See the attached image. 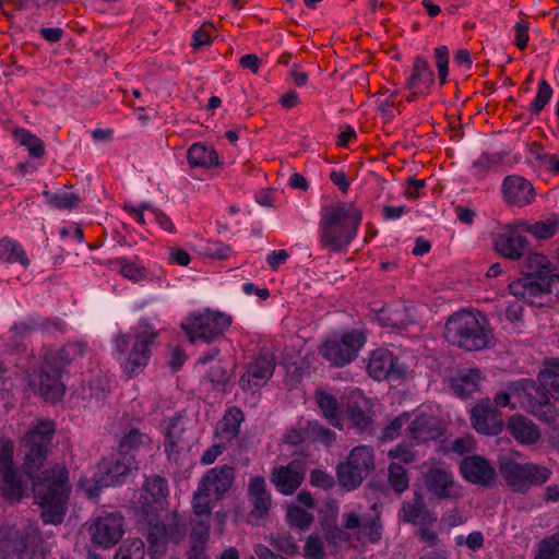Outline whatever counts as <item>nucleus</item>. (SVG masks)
Here are the masks:
<instances>
[{
  "label": "nucleus",
  "instance_id": "nucleus-1",
  "mask_svg": "<svg viewBox=\"0 0 559 559\" xmlns=\"http://www.w3.org/2000/svg\"><path fill=\"white\" fill-rule=\"evenodd\" d=\"M55 435L52 421H41L24 437V473L32 479L35 502L41 508L44 523L63 521L70 491L67 469L47 460Z\"/></svg>",
  "mask_w": 559,
  "mask_h": 559
},
{
  "label": "nucleus",
  "instance_id": "nucleus-2",
  "mask_svg": "<svg viewBox=\"0 0 559 559\" xmlns=\"http://www.w3.org/2000/svg\"><path fill=\"white\" fill-rule=\"evenodd\" d=\"M362 212L354 204L336 202L320 211L319 245L332 252H344L356 238Z\"/></svg>",
  "mask_w": 559,
  "mask_h": 559
},
{
  "label": "nucleus",
  "instance_id": "nucleus-3",
  "mask_svg": "<svg viewBox=\"0 0 559 559\" xmlns=\"http://www.w3.org/2000/svg\"><path fill=\"white\" fill-rule=\"evenodd\" d=\"M443 334L449 344L466 352L488 349L495 344L490 322L480 311L454 312L447 319Z\"/></svg>",
  "mask_w": 559,
  "mask_h": 559
},
{
  "label": "nucleus",
  "instance_id": "nucleus-4",
  "mask_svg": "<svg viewBox=\"0 0 559 559\" xmlns=\"http://www.w3.org/2000/svg\"><path fill=\"white\" fill-rule=\"evenodd\" d=\"M85 344L68 343L57 350H47L39 367L38 392L46 402L56 403L62 399L66 386L61 381L64 369L75 359L83 357Z\"/></svg>",
  "mask_w": 559,
  "mask_h": 559
},
{
  "label": "nucleus",
  "instance_id": "nucleus-5",
  "mask_svg": "<svg viewBox=\"0 0 559 559\" xmlns=\"http://www.w3.org/2000/svg\"><path fill=\"white\" fill-rule=\"evenodd\" d=\"M157 334L151 324L141 323L133 334L120 333L115 337L116 356L122 360L121 368L127 378L138 376L147 366Z\"/></svg>",
  "mask_w": 559,
  "mask_h": 559
},
{
  "label": "nucleus",
  "instance_id": "nucleus-6",
  "mask_svg": "<svg viewBox=\"0 0 559 559\" xmlns=\"http://www.w3.org/2000/svg\"><path fill=\"white\" fill-rule=\"evenodd\" d=\"M498 468L506 484L514 491L524 493L539 487L551 476V471L535 463H520L511 456L500 455Z\"/></svg>",
  "mask_w": 559,
  "mask_h": 559
},
{
  "label": "nucleus",
  "instance_id": "nucleus-7",
  "mask_svg": "<svg viewBox=\"0 0 559 559\" xmlns=\"http://www.w3.org/2000/svg\"><path fill=\"white\" fill-rule=\"evenodd\" d=\"M138 469L134 453H121L117 451L103 459L97 465L93 485L86 491L90 498H97L100 489L110 486H119L127 481L132 471Z\"/></svg>",
  "mask_w": 559,
  "mask_h": 559
},
{
  "label": "nucleus",
  "instance_id": "nucleus-8",
  "mask_svg": "<svg viewBox=\"0 0 559 559\" xmlns=\"http://www.w3.org/2000/svg\"><path fill=\"white\" fill-rule=\"evenodd\" d=\"M516 406L520 405L538 419L545 423H554L557 419L556 406L547 400V395L538 390L532 379H519L507 384Z\"/></svg>",
  "mask_w": 559,
  "mask_h": 559
},
{
  "label": "nucleus",
  "instance_id": "nucleus-9",
  "mask_svg": "<svg viewBox=\"0 0 559 559\" xmlns=\"http://www.w3.org/2000/svg\"><path fill=\"white\" fill-rule=\"evenodd\" d=\"M10 554H16L20 559H38L43 555L40 532L32 526L0 528V559H8Z\"/></svg>",
  "mask_w": 559,
  "mask_h": 559
},
{
  "label": "nucleus",
  "instance_id": "nucleus-10",
  "mask_svg": "<svg viewBox=\"0 0 559 559\" xmlns=\"http://www.w3.org/2000/svg\"><path fill=\"white\" fill-rule=\"evenodd\" d=\"M342 525L355 536L357 542L378 544L383 535V522L381 508L373 502L368 511L350 510L342 514Z\"/></svg>",
  "mask_w": 559,
  "mask_h": 559
},
{
  "label": "nucleus",
  "instance_id": "nucleus-11",
  "mask_svg": "<svg viewBox=\"0 0 559 559\" xmlns=\"http://www.w3.org/2000/svg\"><path fill=\"white\" fill-rule=\"evenodd\" d=\"M230 324V316L223 312L206 311L191 314L186 322L181 323V328L191 343L197 340L211 343L222 337Z\"/></svg>",
  "mask_w": 559,
  "mask_h": 559
},
{
  "label": "nucleus",
  "instance_id": "nucleus-12",
  "mask_svg": "<svg viewBox=\"0 0 559 559\" xmlns=\"http://www.w3.org/2000/svg\"><path fill=\"white\" fill-rule=\"evenodd\" d=\"M366 343V335L359 330L342 334L340 338H329L319 348V354L333 367H344L355 360Z\"/></svg>",
  "mask_w": 559,
  "mask_h": 559
},
{
  "label": "nucleus",
  "instance_id": "nucleus-13",
  "mask_svg": "<svg viewBox=\"0 0 559 559\" xmlns=\"http://www.w3.org/2000/svg\"><path fill=\"white\" fill-rule=\"evenodd\" d=\"M343 420L358 433L371 436L374 432V411L369 399L361 390L354 389L342 397Z\"/></svg>",
  "mask_w": 559,
  "mask_h": 559
},
{
  "label": "nucleus",
  "instance_id": "nucleus-14",
  "mask_svg": "<svg viewBox=\"0 0 559 559\" xmlns=\"http://www.w3.org/2000/svg\"><path fill=\"white\" fill-rule=\"evenodd\" d=\"M187 526L177 513L167 516L165 522L150 519L147 527V552L152 558H159L166 552L168 542L179 543L186 535Z\"/></svg>",
  "mask_w": 559,
  "mask_h": 559
},
{
  "label": "nucleus",
  "instance_id": "nucleus-15",
  "mask_svg": "<svg viewBox=\"0 0 559 559\" xmlns=\"http://www.w3.org/2000/svg\"><path fill=\"white\" fill-rule=\"evenodd\" d=\"M87 532L92 545L110 549L124 534V518L120 512L103 513L90 523Z\"/></svg>",
  "mask_w": 559,
  "mask_h": 559
},
{
  "label": "nucleus",
  "instance_id": "nucleus-16",
  "mask_svg": "<svg viewBox=\"0 0 559 559\" xmlns=\"http://www.w3.org/2000/svg\"><path fill=\"white\" fill-rule=\"evenodd\" d=\"M0 475L2 478L0 495L4 500L16 503L28 496L27 486L22 481L14 467L13 445L9 441L0 448Z\"/></svg>",
  "mask_w": 559,
  "mask_h": 559
},
{
  "label": "nucleus",
  "instance_id": "nucleus-17",
  "mask_svg": "<svg viewBox=\"0 0 559 559\" xmlns=\"http://www.w3.org/2000/svg\"><path fill=\"white\" fill-rule=\"evenodd\" d=\"M426 490L438 500H454L462 496L461 486L453 473L442 466H433L423 474Z\"/></svg>",
  "mask_w": 559,
  "mask_h": 559
},
{
  "label": "nucleus",
  "instance_id": "nucleus-18",
  "mask_svg": "<svg viewBox=\"0 0 559 559\" xmlns=\"http://www.w3.org/2000/svg\"><path fill=\"white\" fill-rule=\"evenodd\" d=\"M462 477L473 485L491 489L497 484V472L486 457L474 454L465 456L460 463Z\"/></svg>",
  "mask_w": 559,
  "mask_h": 559
},
{
  "label": "nucleus",
  "instance_id": "nucleus-19",
  "mask_svg": "<svg viewBox=\"0 0 559 559\" xmlns=\"http://www.w3.org/2000/svg\"><path fill=\"white\" fill-rule=\"evenodd\" d=\"M471 423L477 432L487 436H496L503 428L501 413L491 405L489 399H481L473 406Z\"/></svg>",
  "mask_w": 559,
  "mask_h": 559
},
{
  "label": "nucleus",
  "instance_id": "nucleus-20",
  "mask_svg": "<svg viewBox=\"0 0 559 559\" xmlns=\"http://www.w3.org/2000/svg\"><path fill=\"white\" fill-rule=\"evenodd\" d=\"M243 374L239 379V386L247 392H257L273 376L275 361L272 357L258 356L245 368Z\"/></svg>",
  "mask_w": 559,
  "mask_h": 559
},
{
  "label": "nucleus",
  "instance_id": "nucleus-21",
  "mask_svg": "<svg viewBox=\"0 0 559 559\" xmlns=\"http://www.w3.org/2000/svg\"><path fill=\"white\" fill-rule=\"evenodd\" d=\"M510 294L526 300L530 305L542 307L544 304L538 298L551 294L549 277L535 278L523 276L508 286Z\"/></svg>",
  "mask_w": 559,
  "mask_h": 559
},
{
  "label": "nucleus",
  "instance_id": "nucleus-22",
  "mask_svg": "<svg viewBox=\"0 0 559 559\" xmlns=\"http://www.w3.org/2000/svg\"><path fill=\"white\" fill-rule=\"evenodd\" d=\"M368 373L377 381L383 379H396L404 374L405 369L399 364L397 358L384 348L372 352L367 366Z\"/></svg>",
  "mask_w": 559,
  "mask_h": 559
},
{
  "label": "nucleus",
  "instance_id": "nucleus-23",
  "mask_svg": "<svg viewBox=\"0 0 559 559\" xmlns=\"http://www.w3.org/2000/svg\"><path fill=\"white\" fill-rule=\"evenodd\" d=\"M235 468L224 464L209 469L201 478L198 487L207 493H214L219 500L233 486Z\"/></svg>",
  "mask_w": 559,
  "mask_h": 559
},
{
  "label": "nucleus",
  "instance_id": "nucleus-24",
  "mask_svg": "<svg viewBox=\"0 0 559 559\" xmlns=\"http://www.w3.org/2000/svg\"><path fill=\"white\" fill-rule=\"evenodd\" d=\"M399 518L413 525H432L437 521L435 512L427 507L424 495L416 490L408 501H403Z\"/></svg>",
  "mask_w": 559,
  "mask_h": 559
},
{
  "label": "nucleus",
  "instance_id": "nucleus-25",
  "mask_svg": "<svg viewBox=\"0 0 559 559\" xmlns=\"http://www.w3.org/2000/svg\"><path fill=\"white\" fill-rule=\"evenodd\" d=\"M495 249L508 260H520L531 251L530 240L518 230L510 228L495 238Z\"/></svg>",
  "mask_w": 559,
  "mask_h": 559
},
{
  "label": "nucleus",
  "instance_id": "nucleus-26",
  "mask_svg": "<svg viewBox=\"0 0 559 559\" xmlns=\"http://www.w3.org/2000/svg\"><path fill=\"white\" fill-rule=\"evenodd\" d=\"M501 189L506 202L511 205L525 206L531 204L535 198L533 185L518 175L507 176Z\"/></svg>",
  "mask_w": 559,
  "mask_h": 559
},
{
  "label": "nucleus",
  "instance_id": "nucleus-27",
  "mask_svg": "<svg viewBox=\"0 0 559 559\" xmlns=\"http://www.w3.org/2000/svg\"><path fill=\"white\" fill-rule=\"evenodd\" d=\"M167 423L164 440V449L168 457L189 449V440L186 438L185 416L176 413L165 420Z\"/></svg>",
  "mask_w": 559,
  "mask_h": 559
},
{
  "label": "nucleus",
  "instance_id": "nucleus-28",
  "mask_svg": "<svg viewBox=\"0 0 559 559\" xmlns=\"http://www.w3.org/2000/svg\"><path fill=\"white\" fill-rule=\"evenodd\" d=\"M305 473L297 461H292L286 466L274 467L271 481L283 495L294 493L301 485Z\"/></svg>",
  "mask_w": 559,
  "mask_h": 559
},
{
  "label": "nucleus",
  "instance_id": "nucleus-29",
  "mask_svg": "<svg viewBox=\"0 0 559 559\" xmlns=\"http://www.w3.org/2000/svg\"><path fill=\"white\" fill-rule=\"evenodd\" d=\"M407 433L414 443L420 444L438 439L442 428L436 417L421 414L411 421Z\"/></svg>",
  "mask_w": 559,
  "mask_h": 559
},
{
  "label": "nucleus",
  "instance_id": "nucleus-30",
  "mask_svg": "<svg viewBox=\"0 0 559 559\" xmlns=\"http://www.w3.org/2000/svg\"><path fill=\"white\" fill-rule=\"evenodd\" d=\"M11 331L20 337L37 331L45 334H62L64 332V323L58 319L50 320L43 317H33L14 324Z\"/></svg>",
  "mask_w": 559,
  "mask_h": 559
},
{
  "label": "nucleus",
  "instance_id": "nucleus-31",
  "mask_svg": "<svg viewBox=\"0 0 559 559\" xmlns=\"http://www.w3.org/2000/svg\"><path fill=\"white\" fill-rule=\"evenodd\" d=\"M507 430L521 444H534L540 438L537 426L527 417L512 415L507 423Z\"/></svg>",
  "mask_w": 559,
  "mask_h": 559
},
{
  "label": "nucleus",
  "instance_id": "nucleus-32",
  "mask_svg": "<svg viewBox=\"0 0 559 559\" xmlns=\"http://www.w3.org/2000/svg\"><path fill=\"white\" fill-rule=\"evenodd\" d=\"M248 495L252 504L251 514L263 518L271 508V493L266 489L264 477L254 476L250 478L248 484Z\"/></svg>",
  "mask_w": 559,
  "mask_h": 559
},
{
  "label": "nucleus",
  "instance_id": "nucleus-33",
  "mask_svg": "<svg viewBox=\"0 0 559 559\" xmlns=\"http://www.w3.org/2000/svg\"><path fill=\"white\" fill-rule=\"evenodd\" d=\"M316 402L320 408L322 416L330 425L335 428H343V405L342 400L338 401L335 395L317 390L314 393Z\"/></svg>",
  "mask_w": 559,
  "mask_h": 559
},
{
  "label": "nucleus",
  "instance_id": "nucleus-34",
  "mask_svg": "<svg viewBox=\"0 0 559 559\" xmlns=\"http://www.w3.org/2000/svg\"><path fill=\"white\" fill-rule=\"evenodd\" d=\"M538 390L549 397L559 401V359H551L546 362V367L542 369L537 377Z\"/></svg>",
  "mask_w": 559,
  "mask_h": 559
},
{
  "label": "nucleus",
  "instance_id": "nucleus-35",
  "mask_svg": "<svg viewBox=\"0 0 559 559\" xmlns=\"http://www.w3.org/2000/svg\"><path fill=\"white\" fill-rule=\"evenodd\" d=\"M481 373L478 369H469L450 379V388L453 393L462 399L468 397L479 390Z\"/></svg>",
  "mask_w": 559,
  "mask_h": 559
},
{
  "label": "nucleus",
  "instance_id": "nucleus-36",
  "mask_svg": "<svg viewBox=\"0 0 559 559\" xmlns=\"http://www.w3.org/2000/svg\"><path fill=\"white\" fill-rule=\"evenodd\" d=\"M190 167L211 168L219 165L218 155L214 150L207 148L202 143L192 144L187 152Z\"/></svg>",
  "mask_w": 559,
  "mask_h": 559
},
{
  "label": "nucleus",
  "instance_id": "nucleus-37",
  "mask_svg": "<svg viewBox=\"0 0 559 559\" xmlns=\"http://www.w3.org/2000/svg\"><path fill=\"white\" fill-rule=\"evenodd\" d=\"M433 82L435 74L428 61L424 57L417 56L413 63L412 75L406 80V88L413 90L420 84L429 87L433 84Z\"/></svg>",
  "mask_w": 559,
  "mask_h": 559
},
{
  "label": "nucleus",
  "instance_id": "nucleus-38",
  "mask_svg": "<svg viewBox=\"0 0 559 559\" xmlns=\"http://www.w3.org/2000/svg\"><path fill=\"white\" fill-rule=\"evenodd\" d=\"M347 462L364 477H367L376 467L373 450L368 445L354 448L347 457Z\"/></svg>",
  "mask_w": 559,
  "mask_h": 559
},
{
  "label": "nucleus",
  "instance_id": "nucleus-39",
  "mask_svg": "<svg viewBox=\"0 0 559 559\" xmlns=\"http://www.w3.org/2000/svg\"><path fill=\"white\" fill-rule=\"evenodd\" d=\"M526 260L522 265L523 276H532L535 278L550 277L551 263L544 254L532 252L526 253Z\"/></svg>",
  "mask_w": 559,
  "mask_h": 559
},
{
  "label": "nucleus",
  "instance_id": "nucleus-40",
  "mask_svg": "<svg viewBox=\"0 0 559 559\" xmlns=\"http://www.w3.org/2000/svg\"><path fill=\"white\" fill-rule=\"evenodd\" d=\"M243 420L245 415L239 407H229L217 426V433L229 441L237 437L240 425Z\"/></svg>",
  "mask_w": 559,
  "mask_h": 559
},
{
  "label": "nucleus",
  "instance_id": "nucleus-41",
  "mask_svg": "<svg viewBox=\"0 0 559 559\" xmlns=\"http://www.w3.org/2000/svg\"><path fill=\"white\" fill-rule=\"evenodd\" d=\"M168 495L167 480L158 475L150 476L143 485V498L147 502L159 503Z\"/></svg>",
  "mask_w": 559,
  "mask_h": 559
},
{
  "label": "nucleus",
  "instance_id": "nucleus-42",
  "mask_svg": "<svg viewBox=\"0 0 559 559\" xmlns=\"http://www.w3.org/2000/svg\"><path fill=\"white\" fill-rule=\"evenodd\" d=\"M0 260L8 263H21L24 267L29 265L26 252L14 240L4 237L0 240Z\"/></svg>",
  "mask_w": 559,
  "mask_h": 559
},
{
  "label": "nucleus",
  "instance_id": "nucleus-43",
  "mask_svg": "<svg viewBox=\"0 0 559 559\" xmlns=\"http://www.w3.org/2000/svg\"><path fill=\"white\" fill-rule=\"evenodd\" d=\"M110 392V381L106 377H93L82 386L83 399L104 401Z\"/></svg>",
  "mask_w": 559,
  "mask_h": 559
},
{
  "label": "nucleus",
  "instance_id": "nucleus-44",
  "mask_svg": "<svg viewBox=\"0 0 559 559\" xmlns=\"http://www.w3.org/2000/svg\"><path fill=\"white\" fill-rule=\"evenodd\" d=\"M388 484L396 493L402 495L409 487V477L406 468L400 463L392 462L388 467Z\"/></svg>",
  "mask_w": 559,
  "mask_h": 559
},
{
  "label": "nucleus",
  "instance_id": "nucleus-45",
  "mask_svg": "<svg viewBox=\"0 0 559 559\" xmlns=\"http://www.w3.org/2000/svg\"><path fill=\"white\" fill-rule=\"evenodd\" d=\"M13 136L23 146H26L29 152V156L34 158H40L45 155V144L36 135L23 128H17L13 131Z\"/></svg>",
  "mask_w": 559,
  "mask_h": 559
},
{
  "label": "nucleus",
  "instance_id": "nucleus-46",
  "mask_svg": "<svg viewBox=\"0 0 559 559\" xmlns=\"http://www.w3.org/2000/svg\"><path fill=\"white\" fill-rule=\"evenodd\" d=\"M338 484L347 491L356 489L364 480V476L353 468L347 461L340 463L336 467Z\"/></svg>",
  "mask_w": 559,
  "mask_h": 559
},
{
  "label": "nucleus",
  "instance_id": "nucleus-47",
  "mask_svg": "<svg viewBox=\"0 0 559 559\" xmlns=\"http://www.w3.org/2000/svg\"><path fill=\"white\" fill-rule=\"evenodd\" d=\"M43 195L46 198L48 204L58 210H72L81 202L80 197L72 192L52 193L48 190H44Z\"/></svg>",
  "mask_w": 559,
  "mask_h": 559
},
{
  "label": "nucleus",
  "instance_id": "nucleus-48",
  "mask_svg": "<svg viewBox=\"0 0 559 559\" xmlns=\"http://www.w3.org/2000/svg\"><path fill=\"white\" fill-rule=\"evenodd\" d=\"M145 547L140 538L123 542L116 551L114 559H144Z\"/></svg>",
  "mask_w": 559,
  "mask_h": 559
},
{
  "label": "nucleus",
  "instance_id": "nucleus-49",
  "mask_svg": "<svg viewBox=\"0 0 559 559\" xmlns=\"http://www.w3.org/2000/svg\"><path fill=\"white\" fill-rule=\"evenodd\" d=\"M148 437L142 433L139 429L132 428L126 433L119 442V452L121 453H133L140 447H143L148 442Z\"/></svg>",
  "mask_w": 559,
  "mask_h": 559
},
{
  "label": "nucleus",
  "instance_id": "nucleus-50",
  "mask_svg": "<svg viewBox=\"0 0 559 559\" xmlns=\"http://www.w3.org/2000/svg\"><path fill=\"white\" fill-rule=\"evenodd\" d=\"M322 539L330 545L340 546L350 543L353 535L343 525L340 527L336 524H326L323 526Z\"/></svg>",
  "mask_w": 559,
  "mask_h": 559
},
{
  "label": "nucleus",
  "instance_id": "nucleus-51",
  "mask_svg": "<svg viewBox=\"0 0 559 559\" xmlns=\"http://www.w3.org/2000/svg\"><path fill=\"white\" fill-rule=\"evenodd\" d=\"M111 265L119 269V272L133 282L141 281L145 275V269L136 263L130 262L126 258H117L112 260Z\"/></svg>",
  "mask_w": 559,
  "mask_h": 559
},
{
  "label": "nucleus",
  "instance_id": "nucleus-52",
  "mask_svg": "<svg viewBox=\"0 0 559 559\" xmlns=\"http://www.w3.org/2000/svg\"><path fill=\"white\" fill-rule=\"evenodd\" d=\"M536 559H559V533H555L538 543Z\"/></svg>",
  "mask_w": 559,
  "mask_h": 559
},
{
  "label": "nucleus",
  "instance_id": "nucleus-53",
  "mask_svg": "<svg viewBox=\"0 0 559 559\" xmlns=\"http://www.w3.org/2000/svg\"><path fill=\"white\" fill-rule=\"evenodd\" d=\"M530 234L538 239L552 237L559 230V219H548L546 222H536L527 227Z\"/></svg>",
  "mask_w": 559,
  "mask_h": 559
},
{
  "label": "nucleus",
  "instance_id": "nucleus-54",
  "mask_svg": "<svg viewBox=\"0 0 559 559\" xmlns=\"http://www.w3.org/2000/svg\"><path fill=\"white\" fill-rule=\"evenodd\" d=\"M287 518L293 526L307 530L313 522V515L298 506H290L287 510Z\"/></svg>",
  "mask_w": 559,
  "mask_h": 559
},
{
  "label": "nucleus",
  "instance_id": "nucleus-55",
  "mask_svg": "<svg viewBox=\"0 0 559 559\" xmlns=\"http://www.w3.org/2000/svg\"><path fill=\"white\" fill-rule=\"evenodd\" d=\"M210 493L205 492L201 488H197V490L193 492V501H192V508L193 513L198 518L206 516V519L211 515L212 512V506L210 501Z\"/></svg>",
  "mask_w": 559,
  "mask_h": 559
},
{
  "label": "nucleus",
  "instance_id": "nucleus-56",
  "mask_svg": "<svg viewBox=\"0 0 559 559\" xmlns=\"http://www.w3.org/2000/svg\"><path fill=\"white\" fill-rule=\"evenodd\" d=\"M409 418L411 416L408 413H403L393 418L382 430V441L386 442L396 439L400 436L403 426L409 421Z\"/></svg>",
  "mask_w": 559,
  "mask_h": 559
},
{
  "label": "nucleus",
  "instance_id": "nucleus-57",
  "mask_svg": "<svg viewBox=\"0 0 559 559\" xmlns=\"http://www.w3.org/2000/svg\"><path fill=\"white\" fill-rule=\"evenodd\" d=\"M307 432L308 436L313 441H319L322 443H330L334 437L335 432L332 431L330 428L319 424L318 421H309L307 426Z\"/></svg>",
  "mask_w": 559,
  "mask_h": 559
},
{
  "label": "nucleus",
  "instance_id": "nucleus-58",
  "mask_svg": "<svg viewBox=\"0 0 559 559\" xmlns=\"http://www.w3.org/2000/svg\"><path fill=\"white\" fill-rule=\"evenodd\" d=\"M436 67L440 85H444L448 78L449 49L447 46H439L435 49Z\"/></svg>",
  "mask_w": 559,
  "mask_h": 559
},
{
  "label": "nucleus",
  "instance_id": "nucleus-59",
  "mask_svg": "<svg viewBox=\"0 0 559 559\" xmlns=\"http://www.w3.org/2000/svg\"><path fill=\"white\" fill-rule=\"evenodd\" d=\"M552 95V88L547 81L543 80L539 83L537 95L531 104L530 109L538 114L544 109Z\"/></svg>",
  "mask_w": 559,
  "mask_h": 559
},
{
  "label": "nucleus",
  "instance_id": "nucleus-60",
  "mask_svg": "<svg viewBox=\"0 0 559 559\" xmlns=\"http://www.w3.org/2000/svg\"><path fill=\"white\" fill-rule=\"evenodd\" d=\"M304 552L306 559H324L323 539L319 536L310 535L306 540Z\"/></svg>",
  "mask_w": 559,
  "mask_h": 559
},
{
  "label": "nucleus",
  "instance_id": "nucleus-61",
  "mask_svg": "<svg viewBox=\"0 0 559 559\" xmlns=\"http://www.w3.org/2000/svg\"><path fill=\"white\" fill-rule=\"evenodd\" d=\"M271 544L273 547L284 552L287 556H295L298 554V546L293 538L285 534H277L271 536Z\"/></svg>",
  "mask_w": 559,
  "mask_h": 559
},
{
  "label": "nucleus",
  "instance_id": "nucleus-62",
  "mask_svg": "<svg viewBox=\"0 0 559 559\" xmlns=\"http://www.w3.org/2000/svg\"><path fill=\"white\" fill-rule=\"evenodd\" d=\"M501 158L498 154H483L478 159L473 162V168L476 170L477 175H484L493 166H497L500 163Z\"/></svg>",
  "mask_w": 559,
  "mask_h": 559
},
{
  "label": "nucleus",
  "instance_id": "nucleus-63",
  "mask_svg": "<svg viewBox=\"0 0 559 559\" xmlns=\"http://www.w3.org/2000/svg\"><path fill=\"white\" fill-rule=\"evenodd\" d=\"M310 483L312 486L322 488V489H331L335 485V480L332 475L326 472L316 468L310 474Z\"/></svg>",
  "mask_w": 559,
  "mask_h": 559
},
{
  "label": "nucleus",
  "instance_id": "nucleus-64",
  "mask_svg": "<svg viewBox=\"0 0 559 559\" xmlns=\"http://www.w3.org/2000/svg\"><path fill=\"white\" fill-rule=\"evenodd\" d=\"M528 31H530V23L526 20L521 19L514 25V32H515L514 45L521 50H524L527 47Z\"/></svg>",
  "mask_w": 559,
  "mask_h": 559
}]
</instances>
